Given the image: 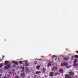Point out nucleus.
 Instances as JSON below:
<instances>
[{
    "instance_id": "nucleus-29",
    "label": "nucleus",
    "mask_w": 78,
    "mask_h": 78,
    "mask_svg": "<svg viewBox=\"0 0 78 78\" xmlns=\"http://www.w3.org/2000/svg\"><path fill=\"white\" fill-rule=\"evenodd\" d=\"M49 62H50V63H53V62L52 61H51V62L50 61Z\"/></svg>"
},
{
    "instance_id": "nucleus-43",
    "label": "nucleus",
    "mask_w": 78,
    "mask_h": 78,
    "mask_svg": "<svg viewBox=\"0 0 78 78\" xmlns=\"http://www.w3.org/2000/svg\"><path fill=\"white\" fill-rule=\"evenodd\" d=\"M43 78H44V77H43Z\"/></svg>"
},
{
    "instance_id": "nucleus-4",
    "label": "nucleus",
    "mask_w": 78,
    "mask_h": 78,
    "mask_svg": "<svg viewBox=\"0 0 78 78\" xmlns=\"http://www.w3.org/2000/svg\"><path fill=\"white\" fill-rule=\"evenodd\" d=\"M54 75V73L53 72H50L49 73V76H50V77H53V75Z\"/></svg>"
},
{
    "instance_id": "nucleus-6",
    "label": "nucleus",
    "mask_w": 78,
    "mask_h": 78,
    "mask_svg": "<svg viewBox=\"0 0 78 78\" xmlns=\"http://www.w3.org/2000/svg\"><path fill=\"white\" fill-rule=\"evenodd\" d=\"M71 76H69V75L68 74L65 75V78H71Z\"/></svg>"
},
{
    "instance_id": "nucleus-19",
    "label": "nucleus",
    "mask_w": 78,
    "mask_h": 78,
    "mask_svg": "<svg viewBox=\"0 0 78 78\" xmlns=\"http://www.w3.org/2000/svg\"><path fill=\"white\" fill-rule=\"evenodd\" d=\"M51 64L50 63L48 64V66H47L48 67H50V66H51Z\"/></svg>"
},
{
    "instance_id": "nucleus-2",
    "label": "nucleus",
    "mask_w": 78,
    "mask_h": 78,
    "mask_svg": "<svg viewBox=\"0 0 78 78\" xmlns=\"http://www.w3.org/2000/svg\"><path fill=\"white\" fill-rule=\"evenodd\" d=\"M57 67H53L52 68V72H55V71H56L57 70Z\"/></svg>"
},
{
    "instance_id": "nucleus-22",
    "label": "nucleus",
    "mask_w": 78,
    "mask_h": 78,
    "mask_svg": "<svg viewBox=\"0 0 78 78\" xmlns=\"http://www.w3.org/2000/svg\"><path fill=\"white\" fill-rule=\"evenodd\" d=\"M54 75H55V76H56L57 75H58V72L55 73H54Z\"/></svg>"
},
{
    "instance_id": "nucleus-15",
    "label": "nucleus",
    "mask_w": 78,
    "mask_h": 78,
    "mask_svg": "<svg viewBox=\"0 0 78 78\" xmlns=\"http://www.w3.org/2000/svg\"><path fill=\"white\" fill-rule=\"evenodd\" d=\"M76 62H78V60L77 59H76L73 62V63H76Z\"/></svg>"
},
{
    "instance_id": "nucleus-37",
    "label": "nucleus",
    "mask_w": 78,
    "mask_h": 78,
    "mask_svg": "<svg viewBox=\"0 0 78 78\" xmlns=\"http://www.w3.org/2000/svg\"><path fill=\"white\" fill-rule=\"evenodd\" d=\"M9 73H10V74H11V73H11V72H10Z\"/></svg>"
},
{
    "instance_id": "nucleus-31",
    "label": "nucleus",
    "mask_w": 78,
    "mask_h": 78,
    "mask_svg": "<svg viewBox=\"0 0 78 78\" xmlns=\"http://www.w3.org/2000/svg\"><path fill=\"white\" fill-rule=\"evenodd\" d=\"M72 67V66H70V67H69L67 68H68V69H69V68H70V67Z\"/></svg>"
},
{
    "instance_id": "nucleus-27",
    "label": "nucleus",
    "mask_w": 78,
    "mask_h": 78,
    "mask_svg": "<svg viewBox=\"0 0 78 78\" xmlns=\"http://www.w3.org/2000/svg\"><path fill=\"white\" fill-rule=\"evenodd\" d=\"M13 66L14 67H16V65H13Z\"/></svg>"
},
{
    "instance_id": "nucleus-25",
    "label": "nucleus",
    "mask_w": 78,
    "mask_h": 78,
    "mask_svg": "<svg viewBox=\"0 0 78 78\" xmlns=\"http://www.w3.org/2000/svg\"><path fill=\"white\" fill-rule=\"evenodd\" d=\"M38 60H39V61H42V58L39 59H38Z\"/></svg>"
},
{
    "instance_id": "nucleus-41",
    "label": "nucleus",
    "mask_w": 78,
    "mask_h": 78,
    "mask_svg": "<svg viewBox=\"0 0 78 78\" xmlns=\"http://www.w3.org/2000/svg\"><path fill=\"white\" fill-rule=\"evenodd\" d=\"M72 58H73V57H72Z\"/></svg>"
},
{
    "instance_id": "nucleus-33",
    "label": "nucleus",
    "mask_w": 78,
    "mask_h": 78,
    "mask_svg": "<svg viewBox=\"0 0 78 78\" xmlns=\"http://www.w3.org/2000/svg\"><path fill=\"white\" fill-rule=\"evenodd\" d=\"M20 69H23V67H20Z\"/></svg>"
},
{
    "instance_id": "nucleus-13",
    "label": "nucleus",
    "mask_w": 78,
    "mask_h": 78,
    "mask_svg": "<svg viewBox=\"0 0 78 78\" xmlns=\"http://www.w3.org/2000/svg\"><path fill=\"white\" fill-rule=\"evenodd\" d=\"M13 63H14L16 65H17V63H18V62H15L14 61H13L12 62Z\"/></svg>"
},
{
    "instance_id": "nucleus-14",
    "label": "nucleus",
    "mask_w": 78,
    "mask_h": 78,
    "mask_svg": "<svg viewBox=\"0 0 78 78\" xmlns=\"http://www.w3.org/2000/svg\"><path fill=\"white\" fill-rule=\"evenodd\" d=\"M4 64L3 63H2L0 65V68H2Z\"/></svg>"
},
{
    "instance_id": "nucleus-39",
    "label": "nucleus",
    "mask_w": 78,
    "mask_h": 78,
    "mask_svg": "<svg viewBox=\"0 0 78 78\" xmlns=\"http://www.w3.org/2000/svg\"><path fill=\"white\" fill-rule=\"evenodd\" d=\"M27 61H28V60H26V61H25V62H27Z\"/></svg>"
},
{
    "instance_id": "nucleus-5",
    "label": "nucleus",
    "mask_w": 78,
    "mask_h": 78,
    "mask_svg": "<svg viewBox=\"0 0 78 78\" xmlns=\"http://www.w3.org/2000/svg\"><path fill=\"white\" fill-rule=\"evenodd\" d=\"M25 73H23L20 74V76H21V77H22V78H25Z\"/></svg>"
},
{
    "instance_id": "nucleus-24",
    "label": "nucleus",
    "mask_w": 78,
    "mask_h": 78,
    "mask_svg": "<svg viewBox=\"0 0 78 78\" xmlns=\"http://www.w3.org/2000/svg\"><path fill=\"white\" fill-rule=\"evenodd\" d=\"M20 64H22V61H20Z\"/></svg>"
},
{
    "instance_id": "nucleus-20",
    "label": "nucleus",
    "mask_w": 78,
    "mask_h": 78,
    "mask_svg": "<svg viewBox=\"0 0 78 78\" xmlns=\"http://www.w3.org/2000/svg\"><path fill=\"white\" fill-rule=\"evenodd\" d=\"M37 61H36L35 62H34L33 63V64H34V65H36V64H37Z\"/></svg>"
},
{
    "instance_id": "nucleus-9",
    "label": "nucleus",
    "mask_w": 78,
    "mask_h": 78,
    "mask_svg": "<svg viewBox=\"0 0 78 78\" xmlns=\"http://www.w3.org/2000/svg\"><path fill=\"white\" fill-rule=\"evenodd\" d=\"M59 71L61 73H63V72H64V70H63V69L62 68L60 69Z\"/></svg>"
},
{
    "instance_id": "nucleus-21",
    "label": "nucleus",
    "mask_w": 78,
    "mask_h": 78,
    "mask_svg": "<svg viewBox=\"0 0 78 78\" xmlns=\"http://www.w3.org/2000/svg\"><path fill=\"white\" fill-rule=\"evenodd\" d=\"M41 66H38L37 67H36V68L37 69H39L40 68V67Z\"/></svg>"
},
{
    "instance_id": "nucleus-28",
    "label": "nucleus",
    "mask_w": 78,
    "mask_h": 78,
    "mask_svg": "<svg viewBox=\"0 0 78 78\" xmlns=\"http://www.w3.org/2000/svg\"><path fill=\"white\" fill-rule=\"evenodd\" d=\"M42 73H46V72H45V71H43L42 72Z\"/></svg>"
},
{
    "instance_id": "nucleus-17",
    "label": "nucleus",
    "mask_w": 78,
    "mask_h": 78,
    "mask_svg": "<svg viewBox=\"0 0 78 78\" xmlns=\"http://www.w3.org/2000/svg\"><path fill=\"white\" fill-rule=\"evenodd\" d=\"M74 58H76V59H78V55H75L74 56Z\"/></svg>"
},
{
    "instance_id": "nucleus-34",
    "label": "nucleus",
    "mask_w": 78,
    "mask_h": 78,
    "mask_svg": "<svg viewBox=\"0 0 78 78\" xmlns=\"http://www.w3.org/2000/svg\"><path fill=\"white\" fill-rule=\"evenodd\" d=\"M56 60H57V58H56L55 59V61H56Z\"/></svg>"
},
{
    "instance_id": "nucleus-30",
    "label": "nucleus",
    "mask_w": 78,
    "mask_h": 78,
    "mask_svg": "<svg viewBox=\"0 0 78 78\" xmlns=\"http://www.w3.org/2000/svg\"><path fill=\"white\" fill-rule=\"evenodd\" d=\"M4 57H5V56H2V59H3V58H4Z\"/></svg>"
},
{
    "instance_id": "nucleus-42",
    "label": "nucleus",
    "mask_w": 78,
    "mask_h": 78,
    "mask_svg": "<svg viewBox=\"0 0 78 78\" xmlns=\"http://www.w3.org/2000/svg\"><path fill=\"white\" fill-rule=\"evenodd\" d=\"M52 60H53V59H52Z\"/></svg>"
},
{
    "instance_id": "nucleus-10",
    "label": "nucleus",
    "mask_w": 78,
    "mask_h": 78,
    "mask_svg": "<svg viewBox=\"0 0 78 78\" xmlns=\"http://www.w3.org/2000/svg\"><path fill=\"white\" fill-rule=\"evenodd\" d=\"M41 73V71H37L36 73H35V74H36V75H39V74H40Z\"/></svg>"
},
{
    "instance_id": "nucleus-11",
    "label": "nucleus",
    "mask_w": 78,
    "mask_h": 78,
    "mask_svg": "<svg viewBox=\"0 0 78 78\" xmlns=\"http://www.w3.org/2000/svg\"><path fill=\"white\" fill-rule=\"evenodd\" d=\"M11 68V66L10 65H7V67H6L5 69H8L9 68Z\"/></svg>"
},
{
    "instance_id": "nucleus-1",
    "label": "nucleus",
    "mask_w": 78,
    "mask_h": 78,
    "mask_svg": "<svg viewBox=\"0 0 78 78\" xmlns=\"http://www.w3.org/2000/svg\"><path fill=\"white\" fill-rule=\"evenodd\" d=\"M68 65H69L68 64H67L65 62L61 63V66H62V67H64V66L66 67V66H68Z\"/></svg>"
},
{
    "instance_id": "nucleus-18",
    "label": "nucleus",
    "mask_w": 78,
    "mask_h": 78,
    "mask_svg": "<svg viewBox=\"0 0 78 78\" xmlns=\"http://www.w3.org/2000/svg\"><path fill=\"white\" fill-rule=\"evenodd\" d=\"M26 71H27L28 72H29L30 71V70H29V69H28V67H26Z\"/></svg>"
},
{
    "instance_id": "nucleus-7",
    "label": "nucleus",
    "mask_w": 78,
    "mask_h": 78,
    "mask_svg": "<svg viewBox=\"0 0 78 78\" xmlns=\"http://www.w3.org/2000/svg\"><path fill=\"white\" fill-rule=\"evenodd\" d=\"M73 66L77 68V67H78V63H74Z\"/></svg>"
},
{
    "instance_id": "nucleus-3",
    "label": "nucleus",
    "mask_w": 78,
    "mask_h": 78,
    "mask_svg": "<svg viewBox=\"0 0 78 78\" xmlns=\"http://www.w3.org/2000/svg\"><path fill=\"white\" fill-rule=\"evenodd\" d=\"M68 73H69V75H71V76H73L74 75V73L72 71L69 72Z\"/></svg>"
},
{
    "instance_id": "nucleus-40",
    "label": "nucleus",
    "mask_w": 78,
    "mask_h": 78,
    "mask_svg": "<svg viewBox=\"0 0 78 78\" xmlns=\"http://www.w3.org/2000/svg\"><path fill=\"white\" fill-rule=\"evenodd\" d=\"M14 73V71L13 72V73Z\"/></svg>"
},
{
    "instance_id": "nucleus-8",
    "label": "nucleus",
    "mask_w": 78,
    "mask_h": 78,
    "mask_svg": "<svg viewBox=\"0 0 78 78\" xmlns=\"http://www.w3.org/2000/svg\"><path fill=\"white\" fill-rule=\"evenodd\" d=\"M9 62L8 61H6L5 62V63H4V66H7L8 65V64Z\"/></svg>"
},
{
    "instance_id": "nucleus-23",
    "label": "nucleus",
    "mask_w": 78,
    "mask_h": 78,
    "mask_svg": "<svg viewBox=\"0 0 78 78\" xmlns=\"http://www.w3.org/2000/svg\"><path fill=\"white\" fill-rule=\"evenodd\" d=\"M42 70L44 71H46V69H45V68L43 67L42 69Z\"/></svg>"
},
{
    "instance_id": "nucleus-26",
    "label": "nucleus",
    "mask_w": 78,
    "mask_h": 78,
    "mask_svg": "<svg viewBox=\"0 0 78 78\" xmlns=\"http://www.w3.org/2000/svg\"><path fill=\"white\" fill-rule=\"evenodd\" d=\"M56 57V56H55V55H53L52 56V58H55Z\"/></svg>"
},
{
    "instance_id": "nucleus-35",
    "label": "nucleus",
    "mask_w": 78,
    "mask_h": 78,
    "mask_svg": "<svg viewBox=\"0 0 78 78\" xmlns=\"http://www.w3.org/2000/svg\"><path fill=\"white\" fill-rule=\"evenodd\" d=\"M76 53H77L78 54V51H76Z\"/></svg>"
},
{
    "instance_id": "nucleus-36",
    "label": "nucleus",
    "mask_w": 78,
    "mask_h": 78,
    "mask_svg": "<svg viewBox=\"0 0 78 78\" xmlns=\"http://www.w3.org/2000/svg\"><path fill=\"white\" fill-rule=\"evenodd\" d=\"M2 76V75L0 74V77H1V76Z\"/></svg>"
},
{
    "instance_id": "nucleus-16",
    "label": "nucleus",
    "mask_w": 78,
    "mask_h": 78,
    "mask_svg": "<svg viewBox=\"0 0 78 78\" xmlns=\"http://www.w3.org/2000/svg\"><path fill=\"white\" fill-rule=\"evenodd\" d=\"M25 64L26 66H29V64H28V63L27 62H25Z\"/></svg>"
},
{
    "instance_id": "nucleus-38",
    "label": "nucleus",
    "mask_w": 78,
    "mask_h": 78,
    "mask_svg": "<svg viewBox=\"0 0 78 78\" xmlns=\"http://www.w3.org/2000/svg\"><path fill=\"white\" fill-rule=\"evenodd\" d=\"M23 69H25V67H23Z\"/></svg>"
},
{
    "instance_id": "nucleus-12",
    "label": "nucleus",
    "mask_w": 78,
    "mask_h": 78,
    "mask_svg": "<svg viewBox=\"0 0 78 78\" xmlns=\"http://www.w3.org/2000/svg\"><path fill=\"white\" fill-rule=\"evenodd\" d=\"M64 59L65 61H68L69 59V58H68L65 57L64 58Z\"/></svg>"
},
{
    "instance_id": "nucleus-32",
    "label": "nucleus",
    "mask_w": 78,
    "mask_h": 78,
    "mask_svg": "<svg viewBox=\"0 0 78 78\" xmlns=\"http://www.w3.org/2000/svg\"><path fill=\"white\" fill-rule=\"evenodd\" d=\"M23 71H24V69H23L22 70V72H23Z\"/></svg>"
}]
</instances>
